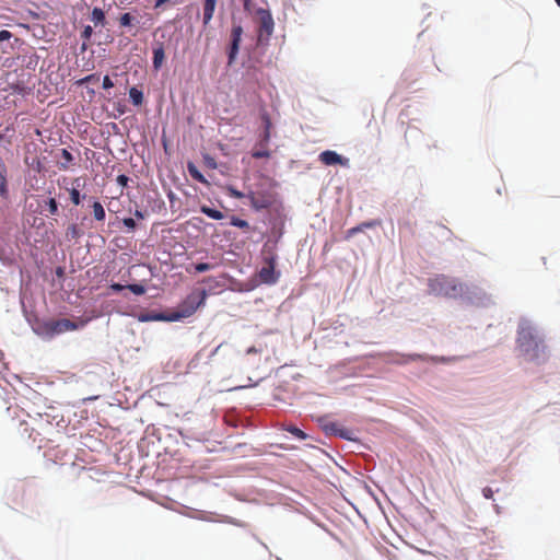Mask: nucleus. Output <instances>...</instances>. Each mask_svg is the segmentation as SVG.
Listing matches in <instances>:
<instances>
[{
  "label": "nucleus",
  "mask_w": 560,
  "mask_h": 560,
  "mask_svg": "<svg viewBox=\"0 0 560 560\" xmlns=\"http://www.w3.org/2000/svg\"><path fill=\"white\" fill-rule=\"evenodd\" d=\"M201 212L213 220H221L224 217L221 211L213 209V208H209L207 206L201 207Z\"/></svg>",
  "instance_id": "obj_19"
},
{
  "label": "nucleus",
  "mask_w": 560,
  "mask_h": 560,
  "mask_svg": "<svg viewBox=\"0 0 560 560\" xmlns=\"http://www.w3.org/2000/svg\"><path fill=\"white\" fill-rule=\"evenodd\" d=\"M61 158H62V161L58 162V167H59V170L66 171L70 167V165L74 161V158H73L72 153L67 149H61Z\"/></svg>",
  "instance_id": "obj_13"
},
{
  "label": "nucleus",
  "mask_w": 560,
  "mask_h": 560,
  "mask_svg": "<svg viewBox=\"0 0 560 560\" xmlns=\"http://www.w3.org/2000/svg\"><path fill=\"white\" fill-rule=\"evenodd\" d=\"M482 494L486 499H492L493 490L490 487H486L482 489Z\"/></svg>",
  "instance_id": "obj_39"
},
{
  "label": "nucleus",
  "mask_w": 560,
  "mask_h": 560,
  "mask_svg": "<svg viewBox=\"0 0 560 560\" xmlns=\"http://www.w3.org/2000/svg\"><path fill=\"white\" fill-rule=\"evenodd\" d=\"M243 27L241 25H233L231 30V45L229 49V65L231 66L238 54L240 44L242 40Z\"/></svg>",
  "instance_id": "obj_7"
},
{
  "label": "nucleus",
  "mask_w": 560,
  "mask_h": 560,
  "mask_svg": "<svg viewBox=\"0 0 560 560\" xmlns=\"http://www.w3.org/2000/svg\"><path fill=\"white\" fill-rule=\"evenodd\" d=\"M114 86L112 79L108 75H105L103 79V89L108 90Z\"/></svg>",
  "instance_id": "obj_35"
},
{
  "label": "nucleus",
  "mask_w": 560,
  "mask_h": 560,
  "mask_svg": "<svg viewBox=\"0 0 560 560\" xmlns=\"http://www.w3.org/2000/svg\"><path fill=\"white\" fill-rule=\"evenodd\" d=\"M132 21H133V16L130 13H124L119 18V24L122 27L130 26L132 24Z\"/></svg>",
  "instance_id": "obj_26"
},
{
  "label": "nucleus",
  "mask_w": 560,
  "mask_h": 560,
  "mask_svg": "<svg viewBox=\"0 0 560 560\" xmlns=\"http://www.w3.org/2000/svg\"><path fill=\"white\" fill-rule=\"evenodd\" d=\"M285 431H288L299 440H305L307 438L306 433H304L301 429L294 425H289L288 428H285Z\"/></svg>",
  "instance_id": "obj_22"
},
{
  "label": "nucleus",
  "mask_w": 560,
  "mask_h": 560,
  "mask_svg": "<svg viewBox=\"0 0 560 560\" xmlns=\"http://www.w3.org/2000/svg\"><path fill=\"white\" fill-rule=\"evenodd\" d=\"M558 7H560V0H555Z\"/></svg>",
  "instance_id": "obj_45"
},
{
  "label": "nucleus",
  "mask_w": 560,
  "mask_h": 560,
  "mask_svg": "<svg viewBox=\"0 0 560 560\" xmlns=\"http://www.w3.org/2000/svg\"><path fill=\"white\" fill-rule=\"evenodd\" d=\"M319 161L325 165H335L341 164L347 165L348 160L343 159L341 155L336 153L335 151L326 150L319 154Z\"/></svg>",
  "instance_id": "obj_10"
},
{
  "label": "nucleus",
  "mask_w": 560,
  "mask_h": 560,
  "mask_svg": "<svg viewBox=\"0 0 560 560\" xmlns=\"http://www.w3.org/2000/svg\"><path fill=\"white\" fill-rule=\"evenodd\" d=\"M45 328L48 332L55 335V334H61L69 330H75L78 328V325L67 318L58 319V320H50L45 324Z\"/></svg>",
  "instance_id": "obj_8"
},
{
  "label": "nucleus",
  "mask_w": 560,
  "mask_h": 560,
  "mask_svg": "<svg viewBox=\"0 0 560 560\" xmlns=\"http://www.w3.org/2000/svg\"><path fill=\"white\" fill-rule=\"evenodd\" d=\"M122 223L130 230H133L136 228V221L132 218L122 219Z\"/></svg>",
  "instance_id": "obj_34"
},
{
  "label": "nucleus",
  "mask_w": 560,
  "mask_h": 560,
  "mask_svg": "<svg viewBox=\"0 0 560 560\" xmlns=\"http://www.w3.org/2000/svg\"><path fill=\"white\" fill-rule=\"evenodd\" d=\"M247 2H248V0H245V3H244L245 9H247V5H248Z\"/></svg>",
  "instance_id": "obj_44"
},
{
  "label": "nucleus",
  "mask_w": 560,
  "mask_h": 560,
  "mask_svg": "<svg viewBox=\"0 0 560 560\" xmlns=\"http://www.w3.org/2000/svg\"><path fill=\"white\" fill-rule=\"evenodd\" d=\"M433 361V362H445L444 358H430L427 354L421 353H412V354H396V358L393 359V362L396 364H407L413 361Z\"/></svg>",
  "instance_id": "obj_9"
},
{
  "label": "nucleus",
  "mask_w": 560,
  "mask_h": 560,
  "mask_svg": "<svg viewBox=\"0 0 560 560\" xmlns=\"http://www.w3.org/2000/svg\"><path fill=\"white\" fill-rule=\"evenodd\" d=\"M67 235L71 236L72 238L79 237L80 233L78 226L75 224L69 225L67 229Z\"/></svg>",
  "instance_id": "obj_32"
},
{
  "label": "nucleus",
  "mask_w": 560,
  "mask_h": 560,
  "mask_svg": "<svg viewBox=\"0 0 560 560\" xmlns=\"http://www.w3.org/2000/svg\"><path fill=\"white\" fill-rule=\"evenodd\" d=\"M165 60V51L163 43H158L153 48V67L160 69Z\"/></svg>",
  "instance_id": "obj_11"
},
{
  "label": "nucleus",
  "mask_w": 560,
  "mask_h": 560,
  "mask_svg": "<svg viewBox=\"0 0 560 560\" xmlns=\"http://www.w3.org/2000/svg\"><path fill=\"white\" fill-rule=\"evenodd\" d=\"M129 97L131 100V102L136 105V106H139L142 104L143 102V93L138 90L137 88H131L130 91H129Z\"/></svg>",
  "instance_id": "obj_18"
},
{
  "label": "nucleus",
  "mask_w": 560,
  "mask_h": 560,
  "mask_svg": "<svg viewBox=\"0 0 560 560\" xmlns=\"http://www.w3.org/2000/svg\"><path fill=\"white\" fill-rule=\"evenodd\" d=\"M92 211H93V215L96 221L103 222L105 220V217H106L105 209L100 201L93 202Z\"/></svg>",
  "instance_id": "obj_17"
},
{
  "label": "nucleus",
  "mask_w": 560,
  "mask_h": 560,
  "mask_svg": "<svg viewBox=\"0 0 560 560\" xmlns=\"http://www.w3.org/2000/svg\"><path fill=\"white\" fill-rule=\"evenodd\" d=\"M516 345L521 355L527 361L541 363L548 358L544 337L527 320L518 325Z\"/></svg>",
  "instance_id": "obj_1"
},
{
  "label": "nucleus",
  "mask_w": 560,
  "mask_h": 560,
  "mask_svg": "<svg viewBox=\"0 0 560 560\" xmlns=\"http://www.w3.org/2000/svg\"><path fill=\"white\" fill-rule=\"evenodd\" d=\"M206 290H200L190 293L187 298L177 306L176 311L164 317L166 320L176 322L183 318L191 316L206 301ZM156 319L163 318V316H155Z\"/></svg>",
  "instance_id": "obj_2"
},
{
  "label": "nucleus",
  "mask_w": 560,
  "mask_h": 560,
  "mask_svg": "<svg viewBox=\"0 0 560 560\" xmlns=\"http://www.w3.org/2000/svg\"><path fill=\"white\" fill-rule=\"evenodd\" d=\"M271 138V130H264L256 147L267 148Z\"/></svg>",
  "instance_id": "obj_23"
},
{
  "label": "nucleus",
  "mask_w": 560,
  "mask_h": 560,
  "mask_svg": "<svg viewBox=\"0 0 560 560\" xmlns=\"http://www.w3.org/2000/svg\"><path fill=\"white\" fill-rule=\"evenodd\" d=\"M257 28V42L258 44H267L275 31V21L270 10L258 8L255 11Z\"/></svg>",
  "instance_id": "obj_4"
},
{
  "label": "nucleus",
  "mask_w": 560,
  "mask_h": 560,
  "mask_svg": "<svg viewBox=\"0 0 560 560\" xmlns=\"http://www.w3.org/2000/svg\"><path fill=\"white\" fill-rule=\"evenodd\" d=\"M361 228L362 226H354L350 230H348L347 232V237H351L352 235H354L355 233L360 232L361 231Z\"/></svg>",
  "instance_id": "obj_40"
},
{
  "label": "nucleus",
  "mask_w": 560,
  "mask_h": 560,
  "mask_svg": "<svg viewBox=\"0 0 560 560\" xmlns=\"http://www.w3.org/2000/svg\"><path fill=\"white\" fill-rule=\"evenodd\" d=\"M8 194V188H7V174H5V170L2 168L0 170V195L2 197L7 196Z\"/></svg>",
  "instance_id": "obj_21"
},
{
  "label": "nucleus",
  "mask_w": 560,
  "mask_h": 560,
  "mask_svg": "<svg viewBox=\"0 0 560 560\" xmlns=\"http://www.w3.org/2000/svg\"><path fill=\"white\" fill-rule=\"evenodd\" d=\"M47 206H48V210H49V213L51 215H55L58 213V202L56 201L55 198H50L48 201H47Z\"/></svg>",
  "instance_id": "obj_29"
},
{
  "label": "nucleus",
  "mask_w": 560,
  "mask_h": 560,
  "mask_svg": "<svg viewBox=\"0 0 560 560\" xmlns=\"http://www.w3.org/2000/svg\"><path fill=\"white\" fill-rule=\"evenodd\" d=\"M326 430L334 433L335 435H338L340 438L352 440V438L349 435V431L346 429L340 428V425L336 422H331L326 425Z\"/></svg>",
  "instance_id": "obj_14"
},
{
  "label": "nucleus",
  "mask_w": 560,
  "mask_h": 560,
  "mask_svg": "<svg viewBox=\"0 0 560 560\" xmlns=\"http://www.w3.org/2000/svg\"><path fill=\"white\" fill-rule=\"evenodd\" d=\"M90 20L94 23L95 26H98V25L103 26L106 21L104 11L101 8H94L92 10Z\"/></svg>",
  "instance_id": "obj_15"
},
{
  "label": "nucleus",
  "mask_w": 560,
  "mask_h": 560,
  "mask_svg": "<svg viewBox=\"0 0 560 560\" xmlns=\"http://www.w3.org/2000/svg\"><path fill=\"white\" fill-rule=\"evenodd\" d=\"M261 120L264 124V130H271L272 124H271V119L267 113H264L261 115Z\"/></svg>",
  "instance_id": "obj_31"
},
{
  "label": "nucleus",
  "mask_w": 560,
  "mask_h": 560,
  "mask_svg": "<svg viewBox=\"0 0 560 560\" xmlns=\"http://www.w3.org/2000/svg\"><path fill=\"white\" fill-rule=\"evenodd\" d=\"M228 194L230 197L235 198V199L246 198V194L237 190L236 188H234L232 186L228 187Z\"/></svg>",
  "instance_id": "obj_27"
},
{
  "label": "nucleus",
  "mask_w": 560,
  "mask_h": 560,
  "mask_svg": "<svg viewBox=\"0 0 560 560\" xmlns=\"http://www.w3.org/2000/svg\"><path fill=\"white\" fill-rule=\"evenodd\" d=\"M252 156L254 159L269 158L270 151L268 150V147L267 148L257 147L256 149H254L252 151Z\"/></svg>",
  "instance_id": "obj_20"
},
{
  "label": "nucleus",
  "mask_w": 560,
  "mask_h": 560,
  "mask_svg": "<svg viewBox=\"0 0 560 560\" xmlns=\"http://www.w3.org/2000/svg\"><path fill=\"white\" fill-rule=\"evenodd\" d=\"M211 268H212V266L207 262H199V264L195 265V270L197 272H205V271L210 270Z\"/></svg>",
  "instance_id": "obj_33"
},
{
  "label": "nucleus",
  "mask_w": 560,
  "mask_h": 560,
  "mask_svg": "<svg viewBox=\"0 0 560 560\" xmlns=\"http://www.w3.org/2000/svg\"><path fill=\"white\" fill-rule=\"evenodd\" d=\"M264 261L265 265L258 272L259 280L265 284H275L280 277V272L276 271L277 256L275 254L265 256Z\"/></svg>",
  "instance_id": "obj_5"
},
{
  "label": "nucleus",
  "mask_w": 560,
  "mask_h": 560,
  "mask_svg": "<svg viewBox=\"0 0 560 560\" xmlns=\"http://www.w3.org/2000/svg\"><path fill=\"white\" fill-rule=\"evenodd\" d=\"M217 0H205L203 2V25H208L213 18Z\"/></svg>",
  "instance_id": "obj_12"
},
{
  "label": "nucleus",
  "mask_w": 560,
  "mask_h": 560,
  "mask_svg": "<svg viewBox=\"0 0 560 560\" xmlns=\"http://www.w3.org/2000/svg\"><path fill=\"white\" fill-rule=\"evenodd\" d=\"M109 288H110V290H113L114 292H120V291H122L124 289H126V288H127V285H122V284H120V283H112Z\"/></svg>",
  "instance_id": "obj_38"
},
{
  "label": "nucleus",
  "mask_w": 560,
  "mask_h": 560,
  "mask_svg": "<svg viewBox=\"0 0 560 560\" xmlns=\"http://www.w3.org/2000/svg\"><path fill=\"white\" fill-rule=\"evenodd\" d=\"M92 34H93V28H92V26L86 25V26L83 28L82 33H81V37H82L85 42H89V40L91 39Z\"/></svg>",
  "instance_id": "obj_30"
},
{
  "label": "nucleus",
  "mask_w": 560,
  "mask_h": 560,
  "mask_svg": "<svg viewBox=\"0 0 560 560\" xmlns=\"http://www.w3.org/2000/svg\"><path fill=\"white\" fill-rule=\"evenodd\" d=\"M11 36H12L11 32H9L7 30L0 31V42L10 39Z\"/></svg>",
  "instance_id": "obj_37"
},
{
  "label": "nucleus",
  "mask_w": 560,
  "mask_h": 560,
  "mask_svg": "<svg viewBox=\"0 0 560 560\" xmlns=\"http://www.w3.org/2000/svg\"><path fill=\"white\" fill-rule=\"evenodd\" d=\"M187 170H188V173L189 175L197 182L201 183V184H208L207 179L205 178V176L199 172V170L197 168V166L189 162L188 165H187Z\"/></svg>",
  "instance_id": "obj_16"
},
{
  "label": "nucleus",
  "mask_w": 560,
  "mask_h": 560,
  "mask_svg": "<svg viewBox=\"0 0 560 560\" xmlns=\"http://www.w3.org/2000/svg\"><path fill=\"white\" fill-rule=\"evenodd\" d=\"M70 199H71L72 203L75 206L81 203V195L77 188H72L70 190Z\"/></svg>",
  "instance_id": "obj_28"
},
{
  "label": "nucleus",
  "mask_w": 560,
  "mask_h": 560,
  "mask_svg": "<svg viewBox=\"0 0 560 560\" xmlns=\"http://www.w3.org/2000/svg\"><path fill=\"white\" fill-rule=\"evenodd\" d=\"M246 198L256 211L268 209L273 203V197L268 191H249L246 194Z\"/></svg>",
  "instance_id": "obj_6"
},
{
  "label": "nucleus",
  "mask_w": 560,
  "mask_h": 560,
  "mask_svg": "<svg viewBox=\"0 0 560 560\" xmlns=\"http://www.w3.org/2000/svg\"><path fill=\"white\" fill-rule=\"evenodd\" d=\"M260 351H261V349H257L256 347H254V346H253V347H249V348L246 350V353H247V354H255V353H258V352H260Z\"/></svg>",
  "instance_id": "obj_41"
},
{
  "label": "nucleus",
  "mask_w": 560,
  "mask_h": 560,
  "mask_svg": "<svg viewBox=\"0 0 560 560\" xmlns=\"http://www.w3.org/2000/svg\"><path fill=\"white\" fill-rule=\"evenodd\" d=\"M126 289L130 290L136 295H142L145 293L144 285L138 283L128 284Z\"/></svg>",
  "instance_id": "obj_25"
},
{
  "label": "nucleus",
  "mask_w": 560,
  "mask_h": 560,
  "mask_svg": "<svg viewBox=\"0 0 560 560\" xmlns=\"http://www.w3.org/2000/svg\"><path fill=\"white\" fill-rule=\"evenodd\" d=\"M362 226L371 228V226H373V224L372 223H363Z\"/></svg>",
  "instance_id": "obj_43"
},
{
  "label": "nucleus",
  "mask_w": 560,
  "mask_h": 560,
  "mask_svg": "<svg viewBox=\"0 0 560 560\" xmlns=\"http://www.w3.org/2000/svg\"><path fill=\"white\" fill-rule=\"evenodd\" d=\"M135 215H136L138 219H143V218H144V217H143V213H142L141 211H139V210H136Z\"/></svg>",
  "instance_id": "obj_42"
},
{
  "label": "nucleus",
  "mask_w": 560,
  "mask_h": 560,
  "mask_svg": "<svg viewBox=\"0 0 560 560\" xmlns=\"http://www.w3.org/2000/svg\"><path fill=\"white\" fill-rule=\"evenodd\" d=\"M128 182H129V177L128 176H126L124 174L117 176V183L120 186H122V187L127 186Z\"/></svg>",
  "instance_id": "obj_36"
},
{
  "label": "nucleus",
  "mask_w": 560,
  "mask_h": 560,
  "mask_svg": "<svg viewBox=\"0 0 560 560\" xmlns=\"http://www.w3.org/2000/svg\"><path fill=\"white\" fill-rule=\"evenodd\" d=\"M231 225L240 228V229H243V230L249 229L248 222L246 220H243V219L237 218V217H232Z\"/></svg>",
  "instance_id": "obj_24"
},
{
  "label": "nucleus",
  "mask_w": 560,
  "mask_h": 560,
  "mask_svg": "<svg viewBox=\"0 0 560 560\" xmlns=\"http://www.w3.org/2000/svg\"><path fill=\"white\" fill-rule=\"evenodd\" d=\"M429 292L436 296H445L456 299L464 293V284L457 282L456 279L438 275L429 280Z\"/></svg>",
  "instance_id": "obj_3"
}]
</instances>
